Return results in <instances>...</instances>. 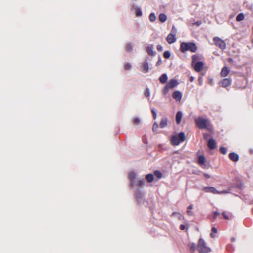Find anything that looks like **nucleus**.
Instances as JSON below:
<instances>
[{
  "mask_svg": "<svg viewBox=\"0 0 253 253\" xmlns=\"http://www.w3.org/2000/svg\"><path fill=\"white\" fill-rule=\"evenodd\" d=\"M191 66L196 72H200L203 69L204 63L200 61L202 59V57L195 54L192 56Z\"/></svg>",
  "mask_w": 253,
  "mask_h": 253,
  "instance_id": "f257e3e1",
  "label": "nucleus"
},
{
  "mask_svg": "<svg viewBox=\"0 0 253 253\" xmlns=\"http://www.w3.org/2000/svg\"><path fill=\"white\" fill-rule=\"evenodd\" d=\"M198 49L196 44L193 42H182L180 43V51L182 53H185L187 51L191 52H196Z\"/></svg>",
  "mask_w": 253,
  "mask_h": 253,
  "instance_id": "f03ea898",
  "label": "nucleus"
},
{
  "mask_svg": "<svg viewBox=\"0 0 253 253\" xmlns=\"http://www.w3.org/2000/svg\"><path fill=\"white\" fill-rule=\"evenodd\" d=\"M195 123L200 129H207L209 131H211V128L209 127L210 125V121L209 119L198 117L195 119Z\"/></svg>",
  "mask_w": 253,
  "mask_h": 253,
  "instance_id": "7ed1b4c3",
  "label": "nucleus"
},
{
  "mask_svg": "<svg viewBox=\"0 0 253 253\" xmlns=\"http://www.w3.org/2000/svg\"><path fill=\"white\" fill-rule=\"evenodd\" d=\"M185 138V133L183 132H181L178 135L172 136L170 142L173 146H177L178 145L180 142H184Z\"/></svg>",
  "mask_w": 253,
  "mask_h": 253,
  "instance_id": "20e7f679",
  "label": "nucleus"
},
{
  "mask_svg": "<svg viewBox=\"0 0 253 253\" xmlns=\"http://www.w3.org/2000/svg\"><path fill=\"white\" fill-rule=\"evenodd\" d=\"M197 249L200 253H209L211 251V249L206 246V243L203 239L199 240Z\"/></svg>",
  "mask_w": 253,
  "mask_h": 253,
  "instance_id": "39448f33",
  "label": "nucleus"
},
{
  "mask_svg": "<svg viewBox=\"0 0 253 253\" xmlns=\"http://www.w3.org/2000/svg\"><path fill=\"white\" fill-rule=\"evenodd\" d=\"M179 84L178 81L175 79H171L166 84L162 90L164 95H166L170 89L173 88Z\"/></svg>",
  "mask_w": 253,
  "mask_h": 253,
  "instance_id": "423d86ee",
  "label": "nucleus"
},
{
  "mask_svg": "<svg viewBox=\"0 0 253 253\" xmlns=\"http://www.w3.org/2000/svg\"><path fill=\"white\" fill-rule=\"evenodd\" d=\"M213 41L214 44L220 49L224 50L226 48V43L221 38L218 37H215L213 38Z\"/></svg>",
  "mask_w": 253,
  "mask_h": 253,
  "instance_id": "0eeeda50",
  "label": "nucleus"
},
{
  "mask_svg": "<svg viewBox=\"0 0 253 253\" xmlns=\"http://www.w3.org/2000/svg\"><path fill=\"white\" fill-rule=\"evenodd\" d=\"M232 80L229 78H225L219 83L220 86L223 87H226L231 84Z\"/></svg>",
  "mask_w": 253,
  "mask_h": 253,
  "instance_id": "6e6552de",
  "label": "nucleus"
},
{
  "mask_svg": "<svg viewBox=\"0 0 253 253\" xmlns=\"http://www.w3.org/2000/svg\"><path fill=\"white\" fill-rule=\"evenodd\" d=\"M136 175L134 172H130L128 173V178L130 180V185L131 187H133L134 185V183L136 182Z\"/></svg>",
  "mask_w": 253,
  "mask_h": 253,
  "instance_id": "1a4fd4ad",
  "label": "nucleus"
},
{
  "mask_svg": "<svg viewBox=\"0 0 253 253\" xmlns=\"http://www.w3.org/2000/svg\"><path fill=\"white\" fill-rule=\"evenodd\" d=\"M182 93L179 91H175L172 93V97L177 101H180L182 98Z\"/></svg>",
  "mask_w": 253,
  "mask_h": 253,
  "instance_id": "9d476101",
  "label": "nucleus"
},
{
  "mask_svg": "<svg viewBox=\"0 0 253 253\" xmlns=\"http://www.w3.org/2000/svg\"><path fill=\"white\" fill-rule=\"evenodd\" d=\"M203 190L206 192L211 193L214 194L218 193V191L213 187H205L203 188Z\"/></svg>",
  "mask_w": 253,
  "mask_h": 253,
  "instance_id": "9b49d317",
  "label": "nucleus"
},
{
  "mask_svg": "<svg viewBox=\"0 0 253 253\" xmlns=\"http://www.w3.org/2000/svg\"><path fill=\"white\" fill-rule=\"evenodd\" d=\"M208 147L211 150L214 149L216 147V143L213 139H210L207 144Z\"/></svg>",
  "mask_w": 253,
  "mask_h": 253,
  "instance_id": "f8f14e48",
  "label": "nucleus"
},
{
  "mask_svg": "<svg viewBox=\"0 0 253 253\" xmlns=\"http://www.w3.org/2000/svg\"><path fill=\"white\" fill-rule=\"evenodd\" d=\"M141 71L144 73H146L149 71V65L147 61H145L142 63L141 66Z\"/></svg>",
  "mask_w": 253,
  "mask_h": 253,
  "instance_id": "ddd939ff",
  "label": "nucleus"
},
{
  "mask_svg": "<svg viewBox=\"0 0 253 253\" xmlns=\"http://www.w3.org/2000/svg\"><path fill=\"white\" fill-rule=\"evenodd\" d=\"M229 159L233 162H237L239 160V156L235 153L232 152L229 154Z\"/></svg>",
  "mask_w": 253,
  "mask_h": 253,
  "instance_id": "4468645a",
  "label": "nucleus"
},
{
  "mask_svg": "<svg viewBox=\"0 0 253 253\" xmlns=\"http://www.w3.org/2000/svg\"><path fill=\"white\" fill-rule=\"evenodd\" d=\"M166 40L169 43L171 44L176 41V38L172 35L169 34Z\"/></svg>",
  "mask_w": 253,
  "mask_h": 253,
  "instance_id": "2eb2a0df",
  "label": "nucleus"
},
{
  "mask_svg": "<svg viewBox=\"0 0 253 253\" xmlns=\"http://www.w3.org/2000/svg\"><path fill=\"white\" fill-rule=\"evenodd\" d=\"M229 73V70L226 67H224L222 68L221 71L220 72V75L221 77H225L228 76Z\"/></svg>",
  "mask_w": 253,
  "mask_h": 253,
  "instance_id": "dca6fc26",
  "label": "nucleus"
},
{
  "mask_svg": "<svg viewBox=\"0 0 253 253\" xmlns=\"http://www.w3.org/2000/svg\"><path fill=\"white\" fill-rule=\"evenodd\" d=\"M183 116L182 113L181 111H178L176 114V122L179 125L181 123V119Z\"/></svg>",
  "mask_w": 253,
  "mask_h": 253,
  "instance_id": "f3484780",
  "label": "nucleus"
},
{
  "mask_svg": "<svg viewBox=\"0 0 253 253\" xmlns=\"http://www.w3.org/2000/svg\"><path fill=\"white\" fill-rule=\"evenodd\" d=\"M153 45H149L146 47V51L148 55L150 56L154 55V52L153 51Z\"/></svg>",
  "mask_w": 253,
  "mask_h": 253,
  "instance_id": "a211bd4d",
  "label": "nucleus"
},
{
  "mask_svg": "<svg viewBox=\"0 0 253 253\" xmlns=\"http://www.w3.org/2000/svg\"><path fill=\"white\" fill-rule=\"evenodd\" d=\"M168 78L166 74H162L159 78V81L162 84H165L168 81Z\"/></svg>",
  "mask_w": 253,
  "mask_h": 253,
  "instance_id": "6ab92c4d",
  "label": "nucleus"
},
{
  "mask_svg": "<svg viewBox=\"0 0 253 253\" xmlns=\"http://www.w3.org/2000/svg\"><path fill=\"white\" fill-rule=\"evenodd\" d=\"M168 125V119L166 118H164L161 119L160 123V126L161 128H164Z\"/></svg>",
  "mask_w": 253,
  "mask_h": 253,
  "instance_id": "aec40b11",
  "label": "nucleus"
},
{
  "mask_svg": "<svg viewBox=\"0 0 253 253\" xmlns=\"http://www.w3.org/2000/svg\"><path fill=\"white\" fill-rule=\"evenodd\" d=\"M206 162L205 157L203 155H201L199 157L198 160V163L199 165L202 166L205 165Z\"/></svg>",
  "mask_w": 253,
  "mask_h": 253,
  "instance_id": "412c9836",
  "label": "nucleus"
},
{
  "mask_svg": "<svg viewBox=\"0 0 253 253\" xmlns=\"http://www.w3.org/2000/svg\"><path fill=\"white\" fill-rule=\"evenodd\" d=\"M159 19L161 22H165L167 19V16L165 14L161 13L159 16Z\"/></svg>",
  "mask_w": 253,
  "mask_h": 253,
  "instance_id": "4be33fe9",
  "label": "nucleus"
},
{
  "mask_svg": "<svg viewBox=\"0 0 253 253\" xmlns=\"http://www.w3.org/2000/svg\"><path fill=\"white\" fill-rule=\"evenodd\" d=\"M145 178L148 182H152L154 180V175L151 173L148 174L146 175Z\"/></svg>",
  "mask_w": 253,
  "mask_h": 253,
  "instance_id": "5701e85b",
  "label": "nucleus"
},
{
  "mask_svg": "<svg viewBox=\"0 0 253 253\" xmlns=\"http://www.w3.org/2000/svg\"><path fill=\"white\" fill-rule=\"evenodd\" d=\"M135 197L137 200H141L143 197V194L140 191H137L135 193Z\"/></svg>",
  "mask_w": 253,
  "mask_h": 253,
  "instance_id": "b1692460",
  "label": "nucleus"
},
{
  "mask_svg": "<svg viewBox=\"0 0 253 253\" xmlns=\"http://www.w3.org/2000/svg\"><path fill=\"white\" fill-rule=\"evenodd\" d=\"M245 16L243 13H239L236 17V20L237 21H241L244 19Z\"/></svg>",
  "mask_w": 253,
  "mask_h": 253,
  "instance_id": "393cba45",
  "label": "nucleus"
},
{
  "mask_svg": "<svg viewBox=\"0 0 253 253\" xmlns=\"http://www.w3.org/2000/svg\"><path fill=\"white\" fill-rule=\"evenodd\" d=\"M217 232V230L216 228L214 227H212L211 228V232L210 234V236L212 238H214L215 237V233H216Z\"/></svg>",
  "mask_w": 253,
  "mask_h": 253,
  "instance_id": "a878e982",
  "label": "nucleus"
},
{
  "mask_svg": "<svg viewBox=\"0 0 253 253\" xmlns=\"http://www.w3.org/2000/svg\"><path fill=\"white\" fill-rule=\"evenodd\" d=\"M126 50L128 52H130L132 50V46L130 43H128L125 46Z\"/></svg>",
  "mask_w": 253,
  "mask_h": 253,
  "instance_id": "bb28decb",
  "label": "nucleus"
},
{
  "mask_svg": "<svg viewBox=\"0 0 253 253\" xmlns=\"http://www.w3.org/2000/svg\"><path fill=\"white\" fill-rule=\"evenodd\" d=\"M149 20L151 22H154L156 20V16L154 13H151L149 16Z\"/></svg>",
  "mask_w": 253,
  "mask_h": 253,
  "instance_id": "cd10ccee",
  "label": "nucleus"
},
{
  "mask_svg": "<svg viewBox=\"0 0 253 253\" xmlns=\"http://www.w3.org/2000/svg\"><path fill=\"white\" fill-rule=\"evenodd\" d=\"M176 33L177 30L176 28L174 26H173L171 30L170 33L169 34L172 35L173 36L176 37Z\"/></svg>",
  "mask_w": 253,
  "mask_h": 253,
  "instance_id": "c85d7f7f",
  "label": "nucleus"
},
{
  "mask_svg": "<svg viewBox=\"0 0 253 253\" xmlns=\"http://www.w3.org/2000/svg\"><path fill=\"white\" fill-rule=\"evenodd\" d=\"M135 13H136V15L138 17L141 16L142 15V11H141V9L139 8H136L135 9Z\"/></svg>",
  "mask_w": 253,
  "mask_h": 253,
  "instance_id": "c756f323",
  "label": "nucleus"
},
{
  "mask_svg": "<svg viewBox=\"0 0 253 253\" xmlns=\"http://www.w3.org/2000/svg\"><path fill=\"white\" fill-rule=\"evenodd\" d=\"M164 57L166 59H168L170 57L171 54L169 51H165L164 53Z\"/></svg>",
  "mask_w": 253,
  "mask_h": 253,
  "instance_id": "7c9ffc66",
  "label": "nucleus"
},
{
  "mask_svg": "<svg viewBox=\"0 0 253 253\" xmlns=\"http://www.w3.org/2000/svg\"><path fill=\"white\" fill-rule=\"evenodd\" d=\"M155 175L158 178H161L162 177V174L159 170H155L154 172Z\"/></svg>",
  "mask_w": 253,
  "mask_h": 253,
  "instance_id": "2f4dec72",
  "label": "nucleus"
},
{
  "mask_svg": "<svg viewBox=\"0 0 253 253\" xmlns=\"http://www.w3.org/2000/svg\"><path fill=\"white\" fill-rule=\"evenodd\" d=\"M131 67H132L131 65L129 63H126L124 65V69L126 70H128L130 69L131 68Z\"/></svg>",
  "mask_w": 253,
  "mask_h": 253,
  "instance_id": "473e14b6",
  "label": "nucleus"
},
{
  "mask_svg": "<svg viewBox=\"0 0 253 253\" xmlns=\"http://www.w3.org/2000/svg\"><path fill=\"white\" fill-rule=\"evenodd\" d=\"M219 150L220 153L223 155H225L227 153V150L224 147H221Z\"/></svg>",
  "mask_w": 253,
  "mask_h": 253,
  "instance_id": "72a5a7b5",
  "label": "nucleus"
},
{
  "mask_svg": "<svg viewBox=\"0 0 253 253\" xmlns=\"http://www.w3.org/2000/svg\"><path fill=\"white\" fill-rule=\"evenodd\" d=\"M145 181L144 179L138 181V185L140 186H143L145 185Z\"/></svg>",
  "mask_w": 253,
  "mask_h": 253,
  "instance_id": "f704fd0d",
  "label": "nucleus"
},
{
  "mask_svg": "<svg viewBox=\"0 0 253 253\" xmlns=\"http://www.w3.org/2000/svg\"><path fill=\"white\" fill-rule=\"evenodd\" d=\"M140 123V120L138 118H135L133 120V124L135 125L139 124Z\"/></svg>",
  "mask_w": 253,
  "mask_h": 253,
  "instance_id": "c9c22d12",
  "label": "nucleus"
},
{
  "mask_svg": "<svg viewBox=\"0 0 253 253\" xmlns=\"http://www.w3.org/2000/svg\"><path fill=\"white\" fill-rule=\"evenodd\" d=\"M190 250L193 252L196 249V245L195 244H192L190 245Z\"/></svg>",
  "mask_w": 253,
  "mask_h": 253,
  "instance_id": "e433bc0d",
  "label": "nucleus"
},
{
  "mask_svg": "<svg viewBox=\"0 0 253 253\" xmlns=\"http://www.w3.org/2000/svg\"><path fill=\"white\" fill-rule=\"evenodd\" d=\"M158 124L157 123H154L153 125L152 129L154 131H156L157 128H158Z\"/></svg>",
  "mask_w": 253,
  "mask_h": 253,
  "instance_id": "4c0bfd02",
  "label": "nucleus"
},
{
  "mask_svg": "<svg viewBox=\"0 0 253 253\" xmlns=\"http://www.w3.org/2000/svg\"><path fill=\"white\" fill-rule=\"evenodd\" d=\"M144 94H145V95L147 97L150 96V90H149V88L146 89Z\"/></svg>",
  "mask_w": 253,
  "mask_h": 253,
  "instance_id": "58836bf2",
  "label": "nucleus"
},
{
  "mask_svg": "<svg viewBox=\"0 0 253 253\" xmlns=\"http://www.w3.org/2000/svg\"><path fill=\"white\" fill-rule=\"evenodd\" d=\"M151 112H152V113L153 114V116L154 119H155L156 118L157 114H156V112L155 111L154 109H152L151 110Z\"/></svg>",
  "mask_w": 253,
  "mask_h": 253,
  "instance_id": "ea45409f",
  "label": "nucleus"
},
{
  "mask_svg": "<svg viewBox=\"0 0 253 253\" xmlns=\"http://www.w3.org/2000/svg\"><path fill=\"white\" fill-rule=\"evenodd\" d=\"M180 229L181 230H184L185 229H186L187 230L188 228L186 227L185 225L183 224H181L180 226Z\"/></svg>",
  "mask_w": 253,
  "mask_h": 253,
  "instance_id": "a19ab883",
  "label": "nucleus"
},
{
  "mask_svg": "<svg viewBox=\"0 0 253 253\" xmlns=\"http://www.w3.org/2000/svg\"><path fill=\"white\" fill-rule=\"evenodd\" d=\"M157 49L159 51H162L163 50V47L161 45L159 44L157 46Z\"/></svg>",
  "mask_w": 253,
  "mask_h": 253,
  "instance_id": "79ce46f5",
  "label": "nucleus"
},
{
  "mask_svg": "<svg viewBox=\"0 0 253 253\" xmlns=\"http://www.w3.org/2000/svg\"><path fill=\"white\" fill-rule=\"evenodd\" d=\"M222 215L223 216V217L225 219H229V217L226 214V212H223L222 213Z\"/></svg>",
  "mask_w": 253,
  "mask_h": 253,
  "instance_id": "37998d69",
  "label": "nucleus"
},
{
  "mask_svg": "<svg viewBox=\"0 0 253 253\" xmlns=\"http://www.w3.org/2000/svg\"><path fill=\"white\" fill-rule=\"evenodd\" d=\"M213 213H214V218H216L217 216L220 215V213L217 211H214Z\"/></svg>",
  "mask_w": 253,
  "mask_h": 253,
  "instance_id": "c03bdc74",
  "label": "nucleus"
},
{
  "mask_svg": "<svg viewBox=\"0 0 253 253\" xmlns=\"http://www.w3.org/2000/svg\"><path fill=\"white\" fill-rule=\"evenodd\" d=\"M227 192L226 191H219L218 193H217V194H225L227 193Z\"/></svg>",
  "mask_w": 253,
  "mask_h": 253,
  "instance_id": "a18cd8bd",
  "label": "nucleus"
},
{
  "mask_svg": "<svg viewBox=\"0 0 253 253\" xmlns=\"http://www.w3.org/2000/svg\"><path fill=\"white\" fill-rule=\"evenodd\" d=\"M204 175L207 178H210L211 177V176L207 173H204Z\"/></svg>",
  "mask_w": 253,
  "mask_h": 253,
  "instance_id": "49530a36",
  "label": "nucleus"
},
{
  "mask_svg": "<svg viewBox=\"0 0 253 253\" xmlns=\"http://www.w3.org/2000/svg\"><path fill=\"white\" fill-rule=\"evenodd\" d=\"M210 136L209 134L206 133L204 134V137L205 139H207Z\"/></svg>",
  "mask_w": 253,
  "mask_h": 253,
  "instance_id": "de8ad7c7",
  "label": "nucleus"
},
{
  "mask_svg": "<svg viewBox=\"0 0 253 253\" xmlns=\"http://www.w3.org/2000/svg\"><path fill=\"white\" fill-rule=\"evenodd\" d=\"M187 212V214L189 216L192 215V213H193L192 212L189 210H188Z\"/></svg>",
  "mask_w": 253,
  "mask_h": 253,
  "instance_id": "09e8293b",
  "label": "nucleus"
},
{
  "mask_svg": "<svg viewBox=\"0 0 253 253\" xmlns=\"http://www.w3.org/2000/svg\"><path fill=\"white\" fill-rule=\"evenodd\" d=\"M194 79H195L194 77H193V76L190 77V78L189 79L190 82H193L194 81Z\"/></svg>",
  "mask_w": 253,
  "mask_h": 253,
  "instance_id": "8fccbe9b",
  "label": "nucleus"
},
{
  "mask_svg": "<svg viewBox=\"0 0 253 253\" xmlns=\"http://www.w3.org/2000/svg\"><path fill=\"white\" fill-rule=\"evenodd\" d=\"M192 209H193V206L192 205H190L188 207V210H192Z\"/></svg>",
  "mask_w": 253,
  "mask_h": 253,
  "instance_id": "3c124183",
  "label": "nucleus"
},
{
  "mask_svg": "<svg viewBox=\"0 0 253 253\" xmlns=\"http://www.w3.org/2000/svg\"><path fill=\"white\" fill-rule=\"evenodd\" d=\"M212 82H213L212 79H211L210 83L211 85H212Z\"/></svg>",
  "mask_w": 253,
  "mask_h": 253,
  "instance_id": "603ef678",
  "label": "nucleus"
},
{
  "mask_svg": "<svg viewBox=\"0 0 253 253\" xmlns=\"http://www.w3.org/2000/svg\"><path fill=\"white\" fill-rule=\"evenodd\" d=\"M234 240H235V239H234V238H232V241H234Z\"/></svg>",
  "mask_w": 253,
  "mask_h": 253,
  "instance_id": "864d4df0",
  "label": "nucleus"
}]
</instances>
